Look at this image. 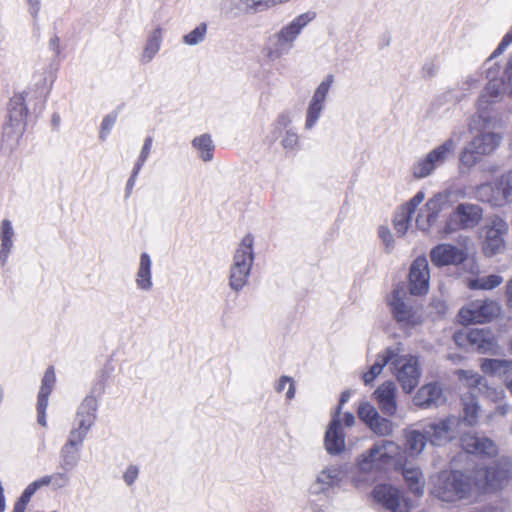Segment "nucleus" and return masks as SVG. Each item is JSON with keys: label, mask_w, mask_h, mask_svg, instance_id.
Wrapping results in <instances>:
<instances>
[{"label": "nucleus", "mask_w": 512, "mask_h": 512, "mask_svg": "<svg viewBox=\"0 0 512 512\" xmlns=\"http://www.w3.org/2000/svg\"><path fill=\"white\" fill-rule=\"evenodd\" d=\"M26 129V123L7 121L3 126L0 150L4 154L13 153L19 146Z\"/></svg>", "instance_id": "obj_25"}, {"label": "nucleus", "mask_w": 512, "mask_h": 512, "mask_svg": "<svg viewBox=\"0 0 512 512\" xmlns=\"http://www.w3.org/2000/svg\"><path fill=\"white\" fill-rule=\"evenodd\" d=\"M458 141L449 137L441 144L435 146L428 153L417 158L411 167L412 176L415 179H425L453 159Z\"/></svg>", "instance_id": "obj_2"}, {"label": "nucleus", "mask_w": 512, "mask_h": 512, "mask_svg": "<svg viewBox=\"0 0 512 512\" xmlns=\"http://www.w3.org/2000/svg\"><path fill=\"white\" fill-rule=\"evenodd\" d=\"M483 218L482 208L473 203H460L445 219L440 233L444 236L458 231H467L475 228Z\"/></svg>", "instance_id": "obj_6"}, {"label": "nucleus", "mask_w": 512, "mask_h": 512, "mask_svg": "<svg viewBox=\"0 0 512 512\" xmlns=\"http://www.w3.org/2000/svg\"><path fill=\"white\" fill-rule=\"evenodd\" d=\"M424 199L425 193L423 191H419L414 197H412L410 201L401 206L399 211L396 213L393 223L396 232L400 236L405 235L408 231L412 215L417 207L424 201Z\"/></svg>", "instance_id": "obj_24"}, {"label": "nucleus", "mask_w": 512, "mask_h": 512, "mask_svg": "<svg viewBox=\"0 0 512 512\" xmlns=\"http://www.w3.org/2000/svg\"><path fill=\"white\" fill-rule=\"evenodd\" d=\"M511 372H512V360H505L503 362V365H501L498 368V371H497V373L494 374V376L503 378V382L505 383L506 377H512V375L510 374Z\"/></svg>", "instance_id": "obj_64"}, {"label": "nucleus", "mask_w": 512, "mask_h": 512, "mask_svg": "<svg viewBox=\"0 0 512 512\" xmlns=\"http://www.w3.org/2000/svg\"><path fill=\"white\" fill-rule=\"evenodd\" d=\"M378 415L379 412L376 410V408L368 402L361 403L358 408V416L360 420L367 425V427Z\"/></svg>", "instance_id": "obj_49"}, {"label": "nucleus", "mask_w": 512, "mask_h": 512, "mask_svg": "<svg viewBox=\"0 0 512 512\" xmlns=\"http://www.w3.org/2000/svg\"><path fill=\"white\" fill-rule=\"evenodd\" d=\"M501 141V137L493 132L481 133L473 138L469 143L478 155H489L496 150Z\"/></svg>", "instance_id": "obj_32"}, {"label": "nucleus", "mask_w": 512, "mask_h": 512, "mask_svg": "<svg viewBox=\"0 0 512 512\" xmlns=\"http://www.w3.org/2000/svg\"><path fill=\"white\" fill-rule=\"evenodd\" d=\"M335 82V77L332 74H327L318 84L313 92L310 101L319 103L326 106L328 94Z\"/></svg>", "instance_id": "obj_42"}, {"label": "nucleus", "mask_w": 512, "mask_h": 512, "mask_svg": "<svg viewBox=\"0 0 512 512\" xmlns=\"http://www.w3.org/2000/svg\"><path fill=\"white\" fill-rule=\"evenodd\" d=\"M51 480L53 488L60 489L69 484L70 476L66 472H56L51 474Z\"/></svg>", "instance_id": "obj_56"}, {"label": "nucleus", "mask_w": 512, "mask_h": 512, "mask_svg": "<svg viewBox=\"0 0 512 512\" xmlns=\"http://www.w3.org/2000/svg\"><path fill=\"white\" fill-rule=\"evenodd\" d=\"M220 10L225 15L230 14H239L237 12V0H221L220 2Z\"/></svg>", "instance_id": "obj_63"}, {"label": "nucleus", "mask_w": 512, "mask_h": 512, "mask_svg": "<svg viewBox=\"0 0 512 512\" xmlns=\"http://www.w3.org/2000/svg\"><path fill=\"white\" fill-rule=\"evenodd\" d=\"M476 485L481 495L489 490L501 488L512 478V460L510 457L499 458L493 466L476 467Z\"/></svg>", "instance_id": "obj_7"}, {"label": "nucleus", "mask_w": 512, "mask_h": 512, "mask_svg": "<svg viewBox=\"0 0 512 512\" xmlns=\"http://www.w3.org/2000/svg\"><path fill=\"white\" fill-rule=\"evenodd\" d=\"M481 393L494 402H498L505 397V392L502 388H491L487 384Z\"/></svg>", "instance_id": "obj_59"}, {"label": "nucleus", "mask_w": 512, "mask_h": 512, "mask_svg": "<svg viewBox=\"0 0 512 512\" xmlns=\"http://www.w3.org/2000/svg\"><path fill=\"white\" fill-rule=\"evenodd\" d=\"M448 202L446 193H437L421 208L416 217V226L423 232H428L438 221L441 211Z\"/></svg>", "instance_id": "obj_17"}, {"label": "nucleus", "mask_w": 512, "mask_h": 512, "mask_svg": "<svg viewBox=\"0 0 512 512\" xmlns=\"http://www.w3.org/2000/svg\"><path fill=\"white\" fill-rule=\"evenodd\" d=\"M463 449L470 454L494 457L498 453L497 445L493 440L477 434H465L461 437Z\"/></svg>", "instance_id": "obj_21"}, {"label": "nucleus", "mask_w": 512, "mask_h": 512, "mask_svg": "<svg viewBox=\"0 0 512 512\" xmlns=\"http://www.w3.org/2000/svg\"><path fill=\"white\" fill-rule=\"evenodd\" d=\"M463 404V418L461 423L465 422L469 426H473L478 421L480 406L478 404L476 395L473 393L464 394L462 396Z\"/></svg>", "instance_id": "obj_37"}, {"label": "nucleus", "mask_w": 512, "mask_h": 512, "mask_svg": "<svg viewBox=\"0 0 512 512\" xmlns=\"http://www.w3.org/2000/svg\"><path fill=\"white\" fill-rule=\"evenodd\" d=\"M444 401L443 390L438 383L422 386L414 397V404L421 408L438 407Z\"/></svg>", "instance_id": "obj_26"}, {"label": "nucleus", "mask_w": 512, "mask_h": 512, "mask_svg": "<svg viewBox=\"0 0 512 512\" xmlns=\"http://www.w3.org/2000/svg\"><path fill=\"white\" fill-rule=\"evenodd\" d=\"M504 361V359H484L481 363V369L485 374L494 376Z\"/></svg>", "instance_id": "obj_55"}, {"label": "nucleus", "mask_w": 512, "mask_h": 512, "mask_svg": "<svg viewBox=\"0 0 512 512\" xmlns=\"http://www.w3.org/2000/svg\"><path fill=\"white\" fill-rule=\"evenodd\" d=\"M139 475V469L136 465H129L123 473V480L126 485L131 486L135 483Z\"/></svg>", "instance_id": "obj_60"}, {"label": "nucleus", "mask_w": 512, "mask_h": 512, "mask_svg": "<svg viewBox=\"0 0 512 512\" xmlns=\"http://www.w3.org/2000/svg\"><path fill=\"white\" fill-rule=\"evenodd\" d=\"M503 282L500 275H483L467 279V286L472 290H492Z\"/></svg>", "instance_id": "obj_39"}, {"label": "nucleus", "mask_w": 512, "mask_h": 512, "mask_svg": "<svg viewBox=\"0 0 512 512\" xmlns=\"http://www.w3.org/2000/svg\"><path fill=\"white\" fill-rule=\"evenodd\" d=\"M286 387V398L292 400L296 393L295 382L292 377L283 375L274 383V389L277 393H281Z\"/></svg>", "instance_id": "obj_48"}, {"label": "nucleus", "mask_w": 512, "mask_h": 512, "mask_svg": "<svg viewBox=\"0 0 512 512\" xmlns=\"http://www.w3.org/2000/svg\"><path fill=\"white\" fill-rule=\"evenodd\" d=\"M478 194L482 201H487L494 206L512 202V170L504 174L495 187L492 184L479 186Z\"/></svg>", "instance_id": "obj_15"}, {"label": "nucleus", "mask_w": 512, "mask_h": 512, "mask_svg": "<svg viewBox=\"0 0 512 512\" xmlns=\"http://www.w3.org/2000/svg\"><path fill=\"white\" fill-rule=\"evenodd\" d=\"M368 428L376 435L380 437L390 436L394 431V424L391 420L380 416V414L374 419V421L368 426Z\"/></svg>", "instance_id": "obj_45"}, {"label": "nucleus", "mask_w": 512, "mask_h": 512, "mask_svg": "<svg viewBox=\"0 0 512 512\" xmlns=\"http://www.w3.org/2000/svg\"><path fill=\"white\" fill-rule=\"evenodd\" d=\"M400 446L390 440L376 442L358 460V468L363 473L378 472L386 469L400 455Z\"/></svg>", "instance_id": "obj_4"}, {"label": "nucleus", "mask_w": 512, "mask_h": 512, "mask_svg": "<svg viewBox=\"0 0 512 512\" xmlns=\"http://www.w3.org/2000/svg\"><path fill=\"white\" fill-rule=\"evenodd\" d=\"M316 18V12L308 11L295 17L284 25L277 33L294 46L302 30Z\"/></svg>", "instance_id": "obj_28"}, {"label": "nucleus", "mask_w": 512, "mask_h": 512, "mask_svg": "<svg viewBox=\"0 0 512 512\" xmlns=\"http://www.w3.org/2000/svg\"><path fill=\"white\" fill-rule=\"evenodd\" d=\"M393 373L406 393H411L418 385L421 376L418 358L407 354H398L391 364Z\"/></svg>", "instance_id": "obj_10"}, {"label": "nucleus", "mask_w": 512, "mask_h": 512, "mask_svg": "<svg viewBox=\"0 0 512 512\" xmlns=\"http://www.w3.org/2000/svg\"><path fill=\"white\" fill-rule=\"evenodd\" d=\"M325 107V105L309 101L308 107L306 109L304 123V128L306 130H311L315 127L318 120L322 116Z\"/></svg>", "instance_id": "obj_44"}, {"label": "nucleus", "mask_w": 512, "mask_h": 512, "mask_svg": "<svg viewBox=\"0 0 512 512\" xmlns=\"http://www.w3.org/2000/svg\"><path fill=\"white\" fill-rule=\"evenodd\" d=\"M459 379L465 386L469 388V393L475 394L476 391L481 393L486 387V379L476 372L470 370H459Z\"/></svg>", "instance_id": "obj_41"}, {"label": "nucleus", "mask_w": 512, "mask_h": 512, "mask_svg": "<svg viewBox=\"0 0 512 512\" xmlns=\"http://www.w3.org/2000/svg\"><path fill=\"white\" fill-rule=\"evenodd\" d=\"M466 258L464 250L451 244H439L430 251L431 262L438 267L458 265Z\"/></svg>", "instance_id": "obj_19"}, {"label": "nucleus", "mask_w": 512, "mask_h": 512, "mask_svg": "<svg viewBox=\"0 0 512 512\" xmlns=\"http://www.w3.org/2000/svg\"><path fill=\"white\" fill-rule=\"evenodd\" d=\"M117 117H118L117 113L113 112V113H110V114L106 115L103 118V121H102L101 126H100V131H99V138H100V140L105 141L107 139V137L110 134L114 124L117 121Z\"/></svg>", "instance_id": "obj_53"}, {"label": "nucleus", "mask_w": 512, "mask_h": 512, "mask_svg": "<svg viewBox=\"0 0 512 512\" xmlns=\"http://www.w3.org/2000/svg\"><path fill=\"white\" fill-rule=\"evenodd\" d=\"M342 481V471L338 466H328L321 470L315 481L310 485L309 492L313 495L326 493L338 486Z\"/></svg>", "instance_id": "obj_23"}, {"label": "nucleus", "mask_w": 512, "mask_h": 512, "mask_svg": "<svg viewBox=\"0 0 512 512\" xmlns=\"http://www.w3.org/2000/svg\"><path fill=\"white\" fill-rule=\"evenodd\" d=\"M431 494L447 503L476 500L481 495V491L476 485L475 469L440 472L434 480Z\"/></svg>", "instance_id": "obj_1"}, {"label": "nucleus", "mask_w": 512, "mask_h": 512, "mask_svg": "<svg viewBox=\"0 0 512 512\" xmlns=\"http://www.w3.org/2000/svg\"><path fill=\"white\" fill-rule=\"evenodd\" d=\"M253 243V236L246 234L234 253L229 271V286L235 292L241 291L248 283L254 262Z\"/></svg>", "instance_id": "obj_3"}, {"label": "nucleus", "mask_w": 512, "mask_h": 512, "mask_svg": "<svg viewBox=\"0 0 512 512\" xmlns=\"http://www.w3.org/2000/svg\"><path fill=\"white\" fill-rule=\"evenodd\" d=\"M290 0H255L256 13L266 11L279 4H284Z\"/></svg>", "instance_id": "obj_58"}, {"label": "nucleus", "mask_w": 512, "mask_h": 512, "mask_svg": "<svg viewBox=\"0 0 512 512\" xmlns=\"http://www.w3.org/2000/svg\"><path fill=\"white\" fill-rule=\"evenodd\" d=\"M397 387L393 381H385L377 387L373 396L384 415L392 417L396 415L398 405L396 401Z\"/></svg>", "instance_id": "obj_20"}, {"label": "nucleus", "mask_w": 512, "mask_h": 512, "mask_svg": "<svg viewBox=\"0 0 512 512\" xmlns=\"http://www.w3.org/2000/svg\"><path fill=\"white\" fill-rule=\"evenodd\" d=\"M430 270L425 256L417 257L409 271V291L412 295H424L429 290Z\"/></svg>", "instance_id": "obj_18"}, {"label": "nucleus", "mask_w": 512, "mask_h": 512, "mask_svg": "<svg viewBox=\"0 0 512 512\" xmlns=\"http://www.w3.org/2000/svg\"><path fill=\"white\" fill-rule=\"evenodd\" d=\"M281 144L284 149L295 151L299 147V136L294 129L288 128L282 138Z\"/></svg>", "instance_id": "obj_51"}, {"label": "nucleus", "mask_w": 512, "mask_h": 512, "mask_svg": "<svg viewBox=\"0 0 512 512\" xmlns=\"http://www.w3.org/2000/svg\"><path fill=\"white\" fill-rule=\"evenodd\" d=\"M27 95L28 93L24 91L11 97L8 105V121L26 123L28 109L25 99Z\"/></svg>", "instance_id": "obj_34"}, {"label": "nucleus", "mask_w": 512, "mask_h": 512, "mask_svg": "<svg viewBox=\"0 0 512 512\" xmlns=\"http://www.w3.org/2000/svg\"><path fill=\"white\" fill-rule=\"evenodd\" d=\"M459 345H467L470 349L482 354L498 353V343L494 333L487 328H473L455 335Z\"/></svg>", "instance_id": "obj_12"}, {"label": "nucleus", "mask_w": 512, "mask_h": 512, "mask_svg": "<svg viewBox=\"0 0 512 512\" xmlns=\"http://www.w3.org/2000/svg\"><path fill=\"white\" fill-rule=\"evenodd\" d=\"M460 425V417L449 415L443 419L428 423L424 428V432L431 444L441 446L458 437Z\"/></svg>", "instance_id": "obj_13"}, {"label": "nucleus", "mask_w": 512, "mask_h": 512, "mask_svg": "<svg viewBox=\"0 0 512 512\" xmlns=\"http://www.w3.org/2000/svg\"><path fill=\"white\" fill-rule=\"evenodd\" d=\"M135 285L142 292H150L153 289L152 259L146 252L141 253L139 257V265L135 274Z\"/></svg>", "instance_id": "obj_29"}, {"label": "nucleus", "mask_w": 512, "mask_h": 512, "mask_svg": "<svg viewBox=\"0 0 512 512\" xmlns=\"http://www.w3.org/2000/svg\"><path fill=\"white\" fill-rule=\"evenodd\" d=\"M207 33V25L205 23L199 24L188 34L184 35L182 41L189 46H195L204 41Z\"/></svg>", "instance_id": "obj_47"}, {"label": "nucleus", "mask_w": 512, "mask_h": 512, "mask_svg": "<svg viewBox=\"0 0 512 512\" xmlns=\"http://www.w3.org/2000/svg\"><path fill=\"white\" fill-rule=\"evenodd\" d=\"M500 312L501 307L496 301L478 299L462 307L458 317L462 324L486 323L498 317Z\"/></svg>", "instance_id": "obj_11"}, {"label": "nucleus", "mask_w": 512, "mask_h": 512, "mask_svg": "<svg viewBox=\"0 0 512 512\" xmlns=\"http://www.w3.org/2000/svg\"><path fill=\"white\" fill-rule=\"evenodd\" d=\"M324 446L330 455H339L346 448L345 434L341 426V417H338V415H332V419L325 433Z\"/></svg>", "instance_id": "obj_22"}, {"label": "nucleus", "mask_w": 512, "mask_h": 512, "mask_svg": "<svg viewBox=\"0 0 512 512\" xmlns=\"http://www.w3.org/2000/svg\"><path fill=\"white\" fill-rule=\"evenodd\" d=\"M507 233L508 225L501 217L491 218L484 229L483 253L487 257L502 253L505 250L504 237Z\"/></svg>", "instance_id": "obj_14"}, {"label": "nucleus", "mask_w": 512, "mask_h": 512, "mask_svg": "<svg viewBox=\"0 0 512 512\" xmlns=\"http://www.w3.org/2000/svg\"><path fill=\"white\" fill-rule=\"evenodd\" d=\"M292 122L291 116L286 113H280L272 125L271 141H276L282 132L287 130Z\"/></svg>", "instance_id": "obj_46"}, {"label": "nucleus", "mask_w": 512, "mask_h": 512, "mask_svg": "<svg viewBox=\"0 0 512 512\" xmlns=\"http://www.w3.org/2000/svg\"><path fill=\"white\" fill-rule=\"evenodd\" d=\"M405 438L406 450L412 456L418 455L424 450L426 446V440L428 439L425 432L421 433L417 430L407 431L405 433Z\"/></svg>", "instance_id": "obj_40"}, {"label": "nucleus", "mask_w": 512, "mask_h": 512, "mask_svg": "<svg viewBox=\"0 0 512 512\" xmlns=\"http://www.w3.org/2000/svg\"><path fill=\"white\" fill-rule=\"evenodd\" d=\"M82 445L67 439L60 450V466L63 470L74 469L80 460V450Z\"/></svg>", "instance_id": "obj_33"}, {"label": "nucleus", "mask_w": 512, "mask_h": 512, "mask_svg": "<svg viewBox=\"0 0 512 512\" xmlns=\"http://www.w3.org/2000/svg\"><path fill=\"white\" fill-rule=\"evenodd\" d=\"M504 74L505 80L503 82L505 84V90L508 92L509 96L512 97V54L510 55Z\"/></svg>", "instance_id": "obj_62"}, {"label": "nucleus", "mask_w": 512, "mask_h": 512, "mask_svg": "<svg viewBox=\"0 0 512 512\" xmlns=\"http://www.w3.org/2000/svg\"><path fill=\"white\" fill-rule=\"evenodd\" d=\"M481 157V155H478L476 153V150L473 149L471 147V145L469 144L462 152H461V155H460V162L464 165V166H467V167H472L473 165H475L479 158Z\"/></svg>", "instance_id": "obj_54"}, {"label": "nucleus", "mask_w": 512, "mask_h": 512, "mask_svg": "<svg viewBox=\"0 0 512 512\" xmlns=\"http://www.w3.org/2000/svg\"><path fill=\"white\" fill-rule=\"evenodd\" d=\"M15 230L9 219L0 223V265L4 267L14 247Z\"/></svg>", "instance_id": "obj_30"}, {"label": "nucleus", "mask_w": 512, "mask_h": 512, "mask_svg": "<svg viewBox=\"0 0 512 512\" xmlns=\"http://www.w3.org/2000/svg\"><path fill=\"white\" fill-rule=\"evenodd\" d=\"M483 72H475L466 76L460 83L459 87L464 92H470L477 88L482 80Z\"/></svg>", "instance_id": "obj_52"}, {"label": "nucleus", "mask_w": 512, "mask_h": 512, "mask_svg": "<svg viewBox=\"0 0 512 512\" xmlns=\"http://www.w3.org/2000/svg\"><path fill=\"white\" fill-rule=\"evenodd\" d=\"M293 47L291 43L276 32L268 38L264 51L266 58L274 62L287 55Z\"/></svg>", "instance_id": "obj_31"}, {"label": "nucleus", "mask_w": 512, "mask_h": 512, "mask_svg": "<svg viewBox=\"0 0 512 512\" xmlns=\"http://www.w3.org/2000/svg\"><path fill=\"white\" fill-rule=\"evenodd\" d=\"M152 143H153V139L151 136H148L145 138L142 149H141L139 157H138V160H137L136 164L134 165V174H139L141 168L147 161V159L150 155V152H151Z\"/></svg>", "instance_id": "obj_50"}, {"label": "nucleus", "mask_w": 512, "mask_h": 512, "mask_svg": "<svg viewBox=\"0 0 512 512\" xmlns=\"http://www.w3.org/2000/svg\"><path fill=\"white\" fill-rule=\"evenodd\" d=\"M492 54L483 64V69L487 74V78L489 82L481 92L478 102L477 108L479 112V118L483 119V121H487L488 117L485 115L486 111L489 110L490 106L498 103L503 98V89L502 86L504 82L502 80L496 79V75L499 72V67L494 68L495 64L492 63L493 59Z\"/></svg>", "instance_id": "obj_9"}, {"label": "nucleus", "mask_w": 512, "mask_h": 512, "mask_svg": "<svg viewBox=\"0 0 512 512\" xmlns=\"http://www.w3.org/2000/svg\"><path fill=\"white\" fill-rule=\"evenodd\" d=\"M56 382L55 371L53 367L47 368L41 381L40 390L38 393V401L48 402L49 395L54 389Z\"/></svg>", "instance_id": "obj_43"}, {"label": "nucleus", "mask_w": 512, "mask_h": 512, "mask_svg": "<svg viewBox=\"0 0 512 512\" xmlns=\"http://www.w3.org/2000/svg\"><path fill=\"white\" fill-rule=\"evenodd\" d=\"M402 474L410 491L417 496L423 495L425 480L421 470L417 467L406 465L403 468Z\"/></svg>", "instance_id": "obj_35"}, {"label": "nucleus", "mask_w": 512, "mask_h": 512, "mask_svg": "<svg viewBox=\"0 0 512 512\" xmlns=\"http://www.w3.org/2000/svg\"><path fill=\"white\" fill-rule=\"evenodd\" d=\"M255 0H237V12L256 13Z\"/></svg>", "instance_id": "obj_61"}, {"label": "nucleus", "mask_w": 512, "mask_h": 512, "mask_svg": "<svg viewBox=\"0 0 512 512\" xmlns=\"http://www.w3.org/2000/svg\"><path fill=\"white\" fill-rule=\"evenodd\" d=\"M372 496L377 503L392 512H409L411 509L410 500L391 485L380 484L375 486Z\"/></svg>", "instance_id": "obj_16"}, {"label": "nucleus", "mask_w": 512, "mask_h": 512, "mask_svg": "<svg viewBox=\"0 0 512 512\" xmlns=\"http://www.w3.org/2000/svg\"><path fill=\"white\" fill-rule=\"evenodd\" d=\"M402 352L400 344L386 348L381 354H378L375 363L370 367L369 371L363 374V381L366 385L374 382L381 374L383 368L392 364V360Z\"/></svg>", "instance_id": "obj_27"}, {"label": "nucleus", "mask_w": 512, "mask_h": 512, "mask_svg": "<svg viewBox=\"0 0 512 512\" xmlns=\"http://www.w3.org/2000/svg\"><path fill=\"white\" fill-rule=\"evenodd\" d=\"M162 40L163 37L161 28L158 27L151 31L140 58L142 63L147 64L153 60V58L160 50Z\"/></svg>", "instance_id": "obj_36"}, {"label": "nucleus", "mask_w": 512, "mask_h": 512, "mask_svg": "<svg viewBox=\"0 0 512 512\" xmlns=\"http://www.w3.org/2000/svg\"><path fill=\"white\" fill-rule=\"evenodd\" d=\"M512 44V24L507 33L503 36L501 42L492 53V58L502 54Z\"/></svg>", "instance_id": "obj_57"}, {"label": "nucleus", "mask_w": 512, "mask_h": 512, "mask_svg": "<svg viewBox=\"0 0 512 512\" xmlns=\"http://www.w3.org/2000/svg\"><path fill=\"white\" fill-rule=\"evenodd\" d=\"M192 147L202 161L209 162L213 159L215 145L210 134L204 133L195 137L192 140Z\"/></svg>", "instance_id": "obj_38"}, {"label": "nucleus", "mask_w": 512, "mask_h": 512, "mask_svg": "<svg viewBox=\"0 0 512 512\" xmlns=\"http://www.w3.org/2000/svg\"><path fill=\"white\" fill-rule=\"evenodd\" d=\"M394 319L404 330L420 326L424 321L423 308L415 305L403 289H395L389 300Z\"/></svg>", "instance_id": "obj_5"}, {"label": "nucleus", "mask_w": 512, "mask_h": 512, "mask_svg": "<svg viewBox=\"0 0 512 512\" xmlns=\"http://www.w3.org/2000/svg\"><path fill=\"white\" fill-rule=\"evenodd\" d=\"M94 392L95 389L79 405L68 435V440L80 445H83L97 418L98 400L93 395Z\"/></svg>", "instance_id": "obj_8"}]
</instances>
